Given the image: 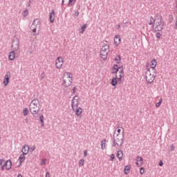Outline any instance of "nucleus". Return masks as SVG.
Segmentation results:
<instances>
[{"label":"nucleus","instance_id":"nucleus-41","mask_svg":"<svg viewBox=\"0 0 177 177\" xmlns=\"http://www.w3.org/2000/svg\"><path fill=\"white\" fill-rule=\"evenodd\" d=\"M114 158H115V156L114 155V153H112L111 155V161H114Z\"/></svg>","mask_w":177,"mask_h":177},{"label":"nucleus","instance_id":"nucleus-55","mask_svg":"<svg viewBox=\"0 0 177 177\" xmlns=\"http://www.w3.org/2000/svg\"><path fill=\"white\" fill-rule=\"evenodd\" d=\"M41 165H45L46 162H45V160H43L41 162Z\"/></svg>","mask_w":177,"mask_h":177},{"label":"nucleus","instance_id":"nucleus-56","mask_svg":"<svg viewBox=\"0 0 177 177\" xmlns=\"http://www.w3.org/2000/svg\"><path fill=\"white\" fill-rule=\"evenodd\" d=\"M33 118H35V120H38V115H37V114H36L35 117H33Z\"/></svg>","mask_w":177,"mask_h":177},{"label":"nucleus","instance_id":"nucleus-33","mask_svg":"<svg viewBox=\"0 0 177 177\" xmlns=\"http://www.w3.org/2000/svg\"><path fill=\"white\" fill-rule=\"evenodd\" d=\"M72 100H73V102H78V100H80V97H78V95H75Z\"/></svg>","mask_w":177,"mask_h":177},{"label":"nucleus","instance_id":"nucleus-63","mask_svg":"<svg viewBox=\"0 0 177 177\" xmlns=\"http://www.w3.org/2000/svg\"><path fill=\"white\" fill-rule=\"evenodd\" d=\"M120 25H118V28H120Z\"/></svg>","mask_w":177,"mask_h":177},{"label":"nucleus","instance_id":"nucleus-61","mask_svg":"<svg viewBox=\"0 0 177 177\" xmlns=\"http://www.w3.org/2000/svg\"><path fill=\"white\" fill-rule=\"evenodd\" d=\"M176 9H177V0L176 1Z\"/></svg>","mask_w":177,"mask_h":177},{"label":"nucleus","instance_id":"nucleus-60","mask_svg":"<svg viewBox=\"0 0 177 177\" xmlns=\"http://www.w3.org/2000/svg\"><path fill=\"white\" fill-rule=\"evenodd\" d=\"M80 9H81V6H78V10H80Z\"/></svg>","mask_w":177,"mask_h":177},{"label":"nucleus","instance_id":"nucleus-17","mask_svg":"<svg viewBox=\"0 0 177 177\" xmlns=\"http://www.w3.org/2000/svg\"><path fill=\"white\" fill-rule=\"evenodd\" d=\"M71 106L73 111H75V109L78 108V102L72 100Z\"/></svg>","mask_w":177,"mask_h":177},{"label":"nucleus","instance_id":"nucleus-51","mask_svg":"<svg viewBox=\"0 0 177 177\" xmlns=\"http://www.w3.org/2000/svg\"><path fill=\"white\" fill-rule=\"evenodd\" d=\"M122 74H124V73H120V77H119V79H120V80L122 79Z\"/></svg>","mask_w":177,"mask_h":177},{"label":"nucleus","instance_id":"nucleus-57","mask_svg":"<svg viewBox=\"0 0 177 177\" xmlns=\"http://www.w3.org/2000/svg\"><path fill=\"white\" fill-rule=\"evenodd\" d=\"M175 28H176V30H177V19H176V21Z\"/></svg>","mask_w":177,"mask_h":177},{"label":"nucleus","instance_id":"nucleus-35","mask_svg":"<svg viewBox=\"0 0 177 177\" xmlns=\"http://www.w3.org/2000/svg\"><path fill=\"white\" fill-rule=\"evenodd\" d=\"M24 17H26L28 15V10H25L22 13Z\"/></svg>","mask_w":177,"mask_h":177},{"label":"nucleus","instance_id":"nucleus-18","mask_svg":"<svg viewBox=\"0 0 177 177\" xmlns=\"http://www.w3.org/2000/svg\"><path fill=\"white\" fill-rule=\"evenodd\" d=\"M122 156H124V153L121 150L118 151L116 157L118 158L119 161L122 160Z\"/></svg>","mask_w":177,"mask_h":177},{"label":"nucleus","instance_id":"nucleus-34","mask_svg":"<svg viewBox=\"0 0 177 177\" xmlns=\"http://www.w3.org/2000/svg\"><path fill=\"white\" fill-rule=\"evenodd\" d=\"M85 160H84V159H80V160H79V166L80 167H82L83 165H84V162Z\"/></svg>","mask_w":177,"mask_h":177},{"label":"nucleus","instance_id":"nucleus-52","mask_svg":"<svg viewBox=\"0 0 177 177\" xmlns=\"http://www.w3.org/2000/svg\"><path fill=\"white\" fill-rule=\"evenodd\" d=\"M50 175L49 174V172L47 171V172L46 173V176H45V177H50Z\"/></svg>","mask_w":177,"mask_h":177},{"label":"nucleus","instance_id":"nucleus-23","mask_svg":"<svg viewBox=\"0 0 177 177\" xmlns=\"http://www.w3.org/2000/svg\"><path fill=\"white\" fill-rule=\"evenodd\" d=\"M75 111V114L76 115H80V114H82V108L79 107L77 109H76Z\"/></svg>","mask_w":177,"mask_h":177},{"label":"nucleus","instance_id":"nucleus-39","mask_svg":"<svg viewBox=\"0 0 177 177\" xmlns=\"http://www.w3.org/2000/svg\"><path fill=\"white\" fill-rule=\"evenodd\" d=\"M6 163V162H5V160H3V159L0 160V165H1L2 167H3V165Z\"/></svg>","mask_w":177,"mask_h":177},{"label":"nucleus","instance_id":"nucleus-16","mask_svg":"<svg viewBox=\"0 0 177 177\" xmlns=\"http://www.w3.org/2000/svg\"><path fill=\"white\" fill-rule=\"evenodd\" d=\"M151 66L148 70H156V66H157V60L155 59L151 60Z\"/></svg>","mask_w":177,"mask_h":177},{"label":"nucleus","instance_id":"nucleus-44","mask_svg":"<svg viewBox=\"0 0 177 177\" xmlns=\"http://www.w3.org/2000/svg\"><path fill=\"white\" fill-rule=\"evenodd\" d=\"M41 80H44V78H45V73H41Z\"/></svg>","mask_w":177,"mask_h":177},{"label":"nucleus","instance_id":"nucleus-26","mask_svg":"<svg viewBox=\"0 0 177 177\" xmlns=\"http://www.w3.org/2000/svg\"><path fill=\"white\" fill-rule=\"evenodd\" d=\"M115 62H116L117 64H120L121 63V56L117 55L115 58Z\"/></svg>","mask_w":177,"mask_h":177},{"label":"nucleus","instance_id":"nucleus-21","mask_svg":"<svg viewBox=\"0 0 177 177\" xmlns=\"http://www.w3.org/2000/svg\"><path fill=\"white\" fill-rule=\"evenodd\" d=\"M8 57L10 60H15V57H16V53H15V51H11L8 55Z\"/></svg>","mask_w":177,"mask_h":177},{"label":"nucleus","instance_id":"nucleus-40","mask_svg":"<svg viewBox=\"0 0 177 177\" xmlns=\"http://www.w3.org/2000/svg\"><path fill=\"white\" fill-rule=\"evenodd\" d=\"M137 161H143V158H142L141 156H137L136 162Z\"/></svg>","mask_w":177,"mask_h":177},{"label":"nucleus","instance_id":"nucleus-59","mask_svg":"<svg viewBox=\"0 0 177 177\" xmlns=\"http://www.w3.org/2000/svg\"><path fill=\"white\" fill-rule=\"evenodd\" d=\"M62 6H63V5H64V0H62Z\"/></svg>","mask_w":177,"mask_h":177},{"label":"nucleus","instance_id":"nucleus-15","mask_svg":"<svg viewBox=\"0 0 177 177\" xmlns=\"http://www.w3.org/2000/svg\"><path fill=\"white\" fill-rule=\"evenodd\" d=\"M50 22L53 23L55 21V10H52V12L49 15Z\"/></svg>","mask_w":177,"mask_h":177},{"label":"nucleus","instance_id":"nucleus-13","mask_svg":"<svg viewBox=\"0 0 177 177\" xmlns=\"http://www.w3.org/2000/svg\"><path fill=\"white\" fill-rule=\"evenodd\" d=\"M131 168H132V166H131V165H128L124 167V175H128V174L131 172Z\"/></svg>","mask_w":177,"mask_h":177},{"label":"nucleus","instance_id":"nucleus-10","mask_svg":"<svg viewBox=\"0 0 177 177\" xmlns=\"http://www.w3.org/2000/svg\"><path fill=\"white\" fill-rule=\"evenodd\" d=\"M6 167V169L8 171H9V169H10L12 168V160H8L6 161V164H4L2 167L1 169H3V168Z\"/></svg>","mask_w":177,"mask_h":177},{"label":"nucleus","instance_id":"nucleus-25","mask_svg":"<svg viewBox=\"0 0 177 177\" xmlns=\"http://www.w3.org/2000/svg\"><path fill=\"white\" fill-rule=\"evenodd\" d=\"M76 1L77 0H69L67 6H68L69 5H71V6H74V5H75Z\"/></svg>","mask_w":177,"mask_h":177},{"label":"nucleus","instance_id":"nucleus-7","mask_svg":"<svg viewBox=\"0 0 177 177\" xmlns=\"http://www.w3.org/2000/svg\"><path fill=\"white\" fill-rule=\"evenodd\" d=\"M19 46H20V41L17 37L14 38L12 44V48L13 50H19Z\"/></svg>","mask_w":177,"mask_h":177},{"label":"nucleus","instance_id":"nucleus-42","mask_svg":"<svg viewBox=\"0 0 177 177\" xmlns=\"http://www.w3.org/2000/svg\"><path fill=\"white\" fill-rule=\"evenodd\" d=\"M150 19H151V20H150V21L149 22V26H151V24H153V17H150Z\"/></svg>","mask_w":177,"mask_h":177},{"label":"nucleus","instance_id":"nucleus-4","mask_svg":"<svg viewBox=\"0 0 177 177\" xmlns=\"http://www.w3.org/2000/svg\"><path fill=\"white\" fill-rule=\"evenodd\" d=\"M110 46L109 44H104L100 50V56L103 60L107 59V55H109Z\"/></svg>","mask_w":177,"mask_h":177},{"label":"nucleus","instance_id":"nucleus-49","mask_svg":"<svg viewBox=\"0 0 177 177\" xmlns=\"http://www.w3.org/2000/svg\"><path fill=\"white\" fill-rule=\"evenodd\" d=\"M33 28L32 29V32H37V27H32Z\"/></svg>","mask_w":177,"mask_h":177},{"label":"nucleus","instance_id":"nucleus-46","mask_svg":"<svg viewBox=\"0 0 177 177\" xmlns=\"http://www.w3.org/2000/svg\"><path fill=\"white\" fill-rule=\"evenodd\" d=\"M74 15L76 16V17H78L80 16V12L78 11L75 12Z\"/></svg>","mask_w":177,"mask_h":177},{"label":"nucleus","instance_id":"nucleus-8","mask_svg":"<svg viewBox=\"0 0 177 177\" xmlns=\"http://www.w3.org/2000/svg\"><path fill=\"white\" fill-rule=\"evenodd\" d=\"M10 80V72L7 71L5 75L4 79H3V82L4 86H8V84H9Z\"/></svg>","mask_w":177,"mask_h":177},{"label":"nucleus","instance_id":"nucleus-19","mask_svg":"<svg viewBox=\"0 0 177 177\" xmlns=\"http://www.w3.org/2000/svg\"><path fill=\"white\" fill-rule=\"evenodd\" d=\"M38 104H39V100L34 99L31 101L30 106H39Z\"/></svg>","mask_w":177,"mask_h":177},{"label":"nucleus","instance_id":"nucleus-11","mask_svg":"<svg viewBox=\"0 0 177 177\" xmlns=\"http://www.w3.org/2000/svg\"><path fill=\"white\" fill-rule=\"evenodd\" d=\"M32 27H36V28H38V27H41V21H39V19H34Z\"/></svg>","mask_w":177,"mask_h":177},{"label":"nucleus","instance_id":"nucleus-5","mask_svg":"<svg viewBox=\"0 0 177 177\" xmlns=\"http://www.w3.org/2000/svg\"><path fill=\"white\" fill-rule=\"evenodd\" d=\"M39 110H41V106H35V105H30V111L31 114H32L33 117L35 118V115L39 113Z\"/></svg>","mask_w":177,"mask_h":177},{"label":"nucleus","instance_id":"nucleus-43","mask_svg":"<svg viewBox=\"0 0 177 177\" xmlns=\"http://www.w3.org/2000/svg\"><path fill=\"white\" fill-rule=\"evenodd\" d=\"M66 75H68V78H73L71 73H67Z\"/></svg>","mask_w":177,"mask_h":177},{"label":"nucleus","instance_id":"nucleus-22","mask_svg":"<svg viewBox=\"0 0 177 177\" xmlns=\"http://www.w3.org/2000/svg\"><path fill=\"white\" fill-rule=\"evenodd\" d=\"M19 165H21V162H23V161H24V160H26V156H24V154H21L19 158Z\"/></svg>","mask_w":177,"mask_h":177},{"label":"nucleus","instance_id":"nucleus-9","mask_svg":"<svg viewBox=\"0 0 177 177\" xmlns=\"http://www.w3.org/2000/svg\"><path fill=\"white\" fill-rule=\"evenodd\" d=\"M120 71V73H124V68H122V66H120L118 67V64H115L113 66V74H117L118 73V71Z\"/></svg>","mask_w":177,"mask_h":177},{"label":"nucleus","instance_id":"nucleus-14","mask_svg":"<svg viewBox=\"0 0 177 177\" xmlns=\"http://www.w3.org/2000/svg\"><path fill=\"white\" fill-rule=\"evenodd\" d=\"M120 42H121V37L120 35H115L114 38V43L116 46H118L120 45Z\"/></svg>","mask_w":177,"mask_h":177},{"label":"nucleus","instance_id":"nucleus-48","mask_svg":"<svg viewBox=\"0 0 177 177\" xmlns=\"http://www.w3.org/2000/svg\"><path fill=\"white\" fill-rule=\"evenodd\" d=\"M162 165H164V162H162V160H160L159 161V166L162 167Z\"/></svg>","mask_w":177,"mask_h":177},{"label":"nucleus","instance_id":"nucleus-31","mask_svg":"<svg viewBox=\"0 0 177 177\" xmlns=\"http://www.w3.org/2000/svg\"><path fill=\"white\" fill-rule=\"evenodd\" d=\"M71 84V82H70L69 84H66V80H63V83L62 84L64 85L65 88H68L70 86V84Z\"/></svg>","mask_w":177,"mask_h":177},{"label":"nucleus","instance_id":"nucleus-20","mask_svg":"<svg viewBox=\"0 0 177 177\" xmlns=\"http://www.w3.org/2000/svg\"><path fill=\"white\" fill-rule=\"evenodd\" d=\"M117 78H118L117 77V75H115V77L112 78V80H111V82L112 86H115V85H117V84H118V80H117Z\"/></svg>","mask_w":177,"mask_h":177},{"label":"nucleus","instance_id":"nucleus-47","mask_svg":"<svg viewBox=\"0 0 177 177\" xmlns=\"http://www.w3.org/2000/svg\"><path fill=\"white\" fill-rule=\"evenodd\" d=\"M170 150H171V151H174V145H170Z\"/></svg>","mask_w":177,"mask_h":177},{"label":"nucleus","instance_id":"nucleus-2","mask_svg":"<svg viewBox=\"0 0 177 177\" xmlns=\"http://www.w3.org/2000/svg\"><path fill=\"white\" fill-rule=\"evenodd\" d=\"M161 17H157L153 21V28L154 31H162L164 28V22L162 21Z\"/></svg>","mask_w":177,"mask_h":177},{"label":"nucleus","instance_id":"nucleus-24","mask_svg":"<svg viewBox=\"0 0 177 177\" xmlns=\"http://www.w3.org/2000/svg\"><path fill=\"white\" fill-rule=\"evenodd\" d=\"M44 115H41L40 116H39V121H40V122H41V127H45V123H44Z\"/></svg>","mask_w":177,"mask_h":177},{"label":"nucleus","instance_id":"nucleus-38","mask_svg":"<svg viewBox=\"0 0 177 177\" xmlns=\"http://www.w3.org/2000/svg\"><path fill=\"white\" fill-rule=\"evenodd\" d=\"M169 19L170 23H171V21H174V15H169Z\"/></svg>","mask_w":177,"mask_h":177},{"label":"nucleus","instance_id":"nucleus-30","mask_svg":"<svg viewBox=\"0 0 177 177\" xmlns=\"http://www.w3.org/2000/svg\"><path fill=\"white\" fill-rule=\"evenodd\" d=\"M23 114H24V115H27L28 114V108H24L23 109Z\"/></svg>","mask_w":177,"mask_h":177},{"label":"nucleus","instance_id":"nucleus-1","mask_svg":"<svg viewBox=\"0 0 177 177\" xmlns=\"http://www.w3.org/2000/svg\"><path fill=\"white\" fill-rule=\"evenodd\" d=\"M157 75V71L154 69H148L146 73V81L149 84H153Z\"/></svg>","mask_w":177,"mask_h":177},{"label":"nucleus","instance_id":"nucleus-32","mask_svg":"<svg viewBox=\"0 0 177 177\" xmlns=\"http://www.w3.org/2000/svg\"><path fill=\"white\" fill-rule=\"evenodd\" d=\"M136 165H138V167H142L143 165V160L137 161Z\"/></svg>","mask_w":177,"mask_h":177},{"label":"nucleus","instance_id":"nucleus-3","mask_svg":"<svg viewBox=\"0 0 177 177\" xmlns=\"http://www.w3.org/2000/svg\"><path fill=\"white\" fill-rule=\"evenodd\" d=\"M124 129L122 128V136L121 134H117L116 138H113V147L115 146H122L124 145Z\"/></svg>","mask_w":177,"mask_h":177},{"label":"nucleus","instance_id":"nucleus-6","mask_svg":"<svg viewBox=\"0 0 177 177\" xmlns=\"http://www.w3.org/2000/svg\"><path fill=\"white\" fill-rule=\"evenodd\" d=\"M64 63V59L62 58V57H58L55 61V67L58 70L62 68L63 67V64Z\"/></svg>","mask_w":177,"mask_h":177},{"label":"nucleus","instance_id":"nucleus-28","mask_svg":"<svg viewBox=\"0 0 177 177\" xmlns=\"http://www.w3.org/2000/svg\"><path fill=\"white\" fill-rule=\"evenodd\" d=\"M86 27H88L87 24H84L83 26H82V31H80L81 34H84V32L85 31V30H86Z\"/></svg>","mask_w":177,"mask_h":177},{"label":"nucleus","instance_id":"nucleus-29","mask_svg":"<svg viewBox=\"0 0 177 177\" xmlns=\"http://www.w3.org/2000/svg\"><path fill=\"white\" fill-rule=\"evenodd\" d=\"M162 103V98H160L159 102L156 104V107H160Z\"/></svg>","mask_w":177,"mask_h":177},{"label":"nucleus","instance_id":"nucleus-50","mask_svg":"<svg viewBox=\"0 0 177 177\" xmlns=\"http://www.w3.org/2000/svg\"><path fill=\"white\" fill-rule=\"evenodd\" d=\"M118 84H121L122 82V79L118 78Z\"/></svg>","mask_w":177,"mask_h":177},{"label":"nucleus","instance_id":"nucleus-53","mask_svg":"<svg viewBox=\"0 0 177 177\" xmlns=\"http://www.w3.org/2000/svg\"><path fill=\"white\" fill-rule=\"evenodd\" d=\"M117 132L118 133V135H121V129H118Z\"/></svg>","mask_w":177,"mask_h":177},{"label":"nucleus","instance_id":"nucleus-37","mask_svg":"<svg viewBox=\"0 0 177 177\" xmlns=\"http://www.w3.org/2000/svg\"><path fill=\"white\" fill-rule=\"evenodd\" d=\"M140 174L141 175H143L145 174V168L144 167H140Z\"/></svg>","mask_w":177,"mask_h":177},{"label":"nucleus","instance_id":"nucleus-27","mask_svg":"<svg viewBox=\"0 0 177 177\" xmlns=\"http://www.w3.org/2000/svg\"><path fill=\"white\" fill-rule=\"evenodd\" d=\"M104 147H106V139L102 140L101 144L102 150H104Z\"/></svg>","mask_w":177,"mask_h":177},{"label":"nucleus","instance_id":"nucleus-64","mask_svg":"<svg viewBox=\"0 0 177 177\" xmlns=\"http://www.w3.org/2000/svg\"><path fill=\"white\" fill-rule=\"evenodd\" d=\"M28 121V119H26V122Z\"/></svg>","mask_w":177,"mask_h":177},{"label":"nucleus","instance_id":"nucleus-58","mask_svg":"<svg viewBox=\"0 0 177 177\" xmlns=\"http://www.w3.org/2000/svg\"><path fill=\"white\" fill-rule=\"evenodd\" d=\"M17 177H23L21 174H18Z\"/></svg>","mask_w":177,"mask_h":177},{"label":"nucleus","instance_id":"nucleus-36","mask_svg":"<svg viewBox=\"0 0 177 177\" xmlns=\"http://www.w3.org/2000/svg\"><path fill=\"white\" fill-rule=\"evenodd\" d=\"M162 35H161V33L160 32H156V38H158V39H160V38H161Z\"/></svg>","mask_w":177,"mask_h":177},{"label":"nucleus","instance_id":"nucleus-12","mask_svg":"<svg viewBox=\"0 0 177 177\" xmlns=\"http://www.w3.org/2000/svg\"><path fill=\"white\" fill-rule=\"evenodd\" d=\"M28 150H30V147H28V145L23 146L21 151L24 156L28 154Z\"/></svg>","mask_w":177,"mask_h":177},{"label":"nucleus","instance_id":"nucleus-62","mask_svg":"<svg viewBox=\"0 0 177 177\" xmlns=\"http://www.w3.org/2000/svg\"><path fill=\"white\" fill-rule=\"evenodd\" d=\"M32 151L35 150V148H32Z\"/></svg>","mask_w":177,"mask_h":177},{"label":"nucleus","instance_id":"nucleus-54","mask_svg":"<svg viewBox=\"0 0 177 177\" xmlns=\"http://www.w3.org/2000/svg\"><path fill=\"white\" fill-rule=\"evenodd\" d=\"M73 93H75V92H76V88H75V87H73Z\"/></svg>","mask_w":177,"mask_h":177},{"label":"nucleus","instance_id":"nucleus-45","mask_svg":"<svg viewBox=\"0 0 177 177\" xmlns=\"http://www.w3.org/2000/svg\"><path fill=\"white\" fill-rule=\"evenodd\" d=\"M84 157H87V156H88V151L85 150V151H84Z\"/></svg>","mask_w":177,"mask_h":177}]
</instances>
